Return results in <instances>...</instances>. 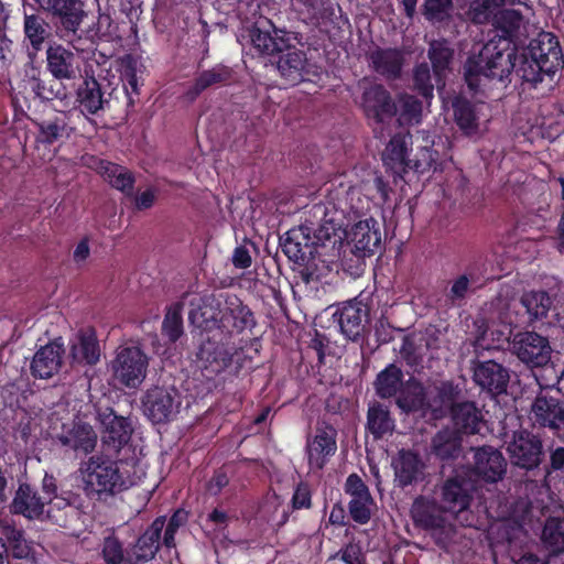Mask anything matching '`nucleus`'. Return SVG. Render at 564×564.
I'll return each mask as SVG.
<instances>
[{
  "instance_id": "nucleus-25",
  "label": "nucleus",
  "mask_w": 564,
  "mask_h": 564,
  "mask_svg": "<svg viewBox=\"0 0 564 564\" xmlns=\"http://www.w3.org/2000/svg\"><path fill=\"white\" fill-rule=\"evenodd\" d=\"M46 505V501L34 486L29 482H20L11 502L10 510L14 514H20L32 520L39 519L44 513Z\"/></svg>"
},
{
  "instance_id": "nucleus-60",
  "label": "nucleus",
  "mask_w": 564,
  "mask_h": 564,
  "mask_svg": "<svg viewBox=\"0 0 564 564\" xmlns=\"http://www.w3.org/2000/svg\"><path fill=\"white\" fill-rule=\"evenodd\" d=\"M312 508V487L307 481H300L291 498V509L302 510Z\"/></svg>"
},
{
  "instance_id": "nucleus-34",
  "label": "nucleus",
  "mask_w": 564,
  "mask_h": 564,
  "mask_svg": "<svg viewBox=\"0 0 564 564\" xmlns=\"http://www.w3.org/2000/svg\"><path fill=\"white\" fill-rule=\"evenodd\" d=\"M366 431L371 434L375 441L391 435L395 429V420L389 406L378 401L368 405Z\"/></svg>"
},
{
  "instance_id": "nucleus-53",
  "label": "nucleus",
  "mask_w": 564,
  "mask_h": 564,
  "mask_svg": "<svg viewBox=\"0 0 564 564\" xmlns=\"http://www.w3.org/2000/svg\"><path fill=\"white\" fill-rule=\"evenodd\" d=\"M400 120L405 123H419L422 117V102L414 96L403 94L398 99Z\"/></svg>"
},
{
  "instance_id": "nucleus-3",
  "label": "nucleus",
  "mask_w": 564,
  "mask_h": 564,
  "mask_svg": "<svg viewBox=\"0 0 564 564\" xmlns=\"http://www.w3.org/2000/svg\"><path fill=\"white\" fill-rule=\"evenodd\" d=\"M252 47L261 55L275 57L272 62L286 82L296 84L308 74V61L305 52L294 46L295 35L285 29L276 28L267 18H260L249 29Z\"/></svg>"
},
{
  "instance_id": "nucleus-62",
  "label": "nucleus",
  "mask_w": 564,
  "mask_h": 564,
  "mask_svg": "<svg viewBox=\"0 0 564 564\" xmlns=\"http://www.w3.org/2000/svg\"><path fill=\"white\" fill-rule=\"evenodd\" d=\"M531 317H546L553 300L545 291H531Z\"/></svg>"
},
{
  "instance_id": "nucleus-57",
  "label": "nucleus",
  "mask_w": 564,
  "mask_h": 564,
  "mask_svg": "<svg viewBox=\"0 0 564 564\" xmlns=\"http://www.w3.org/2000/svg\"><path fill=\"white\" fill-rule=\"evenodd\" d=\"M330 558L340 560L344 564H368L366 553L360 544L352 542L345 544Z\"/></svg>"
},
{
  "instance_id": "nucleus-28",
  "label": "nucleus",
  "mask_w": 564,
  "mask_h": 564,
  "mask_svg": "<svg viewBox=\"0 0 564 564\" xmlns=\"http://www.w3.org/2000/svg\"><path fill=\"white\" fill-rule=\"evenodd\" d=\"M47 70L58 80L77 77L79 67L76 55L63 45L50 46L46 51Z\"/></svg>"
},
{
  "instance_id": "nucleus-26",
  "label": "nucleus",
  "mask_w": 564,
  "mask_h": 564,
  "mask_svg": "<svg viewBox=\"0 0 564 564\" xmlns=\"http://www.w3.org/2000/svg\"><path fill=\"white\" fill-rule=\"evenodd\" d=\"M453 430L460 435H475L480 433L485 425L481 410L473 401H463L452 408L449 412Z\"/></svg>"
},
{
  "instance_id": "nucleus-21",
  "label": "nucleus",
  "mask_w": 564,
  "mask_h": 564,
  "mask_svg": "<svg viewBox=\"0 0 564 564\" xmlns=\"http://www.w3.org/2000/svg\"><path fill=\"white\" fill-rule=\"evenodd\" d=\"M349 240L358 257L373 254L381 245L379 223L371 217L356 223L350 229Z\"/></svg>"
},
{
  "instance_id": "nucleus-39",
  "label": "nucleus",
  "mask_w": 564,
  "mask_h": 564,
  "mask_svg": "<svg viewBox=\"0 0 564 564\" xmlns=\"http://www.w3.org/2000/svg\"><path fill=\"white\" fill-rule=\"evenodd\" d=\"M76 101L83 112L90 115L97 113L107 102L100 84L95 77H86L78 86L76 90Z\"/></svg>"
},
{
  "instance_id": "nucleus-19",
  "label": "nucleus",
  "mask_w": 564,
  "mask_h": 564,
  "mask_svg": "<svg viewBox=\"0 0 564 564\" xmlns=\"http://www.w3.org/2000/svg\"><path fill=\"white\" fill-rule=\"evenodd\" d=\"M102 425V443L109 448L119 452L131 440L133 433L130 417L118 415L112 409H107L99 414Z\"/></svg>"
},
{
  "instance_id": "nucleus-15",
  "label": "nucleus",
  "mask_w": 564,
  "mask_h": 564,
  "mask_svg": "<svg viewBox=\"0 0 564 564\" xmlns=\"http://www.w3.org/2000/svg\"><path fill=\"white\" fill-rule=\"evenodd\" d=\"M165 525V516L156 517L137 539L129 543L132 564H147L155 558L163 546L162 532Z\"/></svg>"
},
{
  "instance_id": "nucleus-14",
  "label": "nucleus",
  "mask_w": 564,
  "mask_h": 564,
  "mask_svg": "<svg viewBox=\"0 0 564 564\" xmlns=\"http://www.w3.org/2000/svg\"><path fill=\"white\" fill-rule=\"evenodd\" d=\"M393 482L402 490L424 481L426 465L419 453L401 448L391 458Z\"/></svg>"
},
{
  "instance_id": "nucleus-32",
  "label": "nucleus",
  "mask_w": 564,
  "mask_h": 564,
  "mask_svg": "<svg viewBox=\"0 0 564 564\" xmlns=\"http://www.w3.org/2000/svg\"><path fill=\"white\" fill-rule=\"evenodd\" d=\"M231 77V69L221 64L204 69L196 76L193 85L184 94V97L188 101H194L206 89L228 84Z\"/></svg>"
},
{
  "instance_id": "nucleus-56",
  "label": "nucleus",
  "mask_w": 564,
  "mask_h": 564,
  "mask_svg": "<svg viewBox=\"0 0 564 564\" xmlns=\"http://www.w3.org/2000/svg\"><path fill=\"white\" fill-rule=\"evenodd\" d=\"M376 506L373 497L366 499H350L348 512L351 520L360 525L367 524L372 517V507Z\"/></svg>"
},
{
  "instance_id": "nucleus-7",
  "label": "nucleus",
  "mask_w": 564,
  "mask_h": 564,
  "mask_svg": "<svg viewBox=\"0 0 564 564\" xmlns=\"http://www.w3.org/2000/svg\"><path fill=\"white\" fill-rule=\"evenodd\" d=\"M475 485L463 469H454L448 476H442L434 494L442 507L457 519L469 510L474 499Z\"/></svg>"
},
{
  "instance_id": "nucleus-61",
  "label": "nucleus",
  "mask_w": 564,
  "mask_h": 564,
  "mask_svg": "<svg viewBox=\"0 0 564 564\" xmlns=\"http://www.w3.org/2000/svg\"><path fill=\"white\" fill-rule=\"evenodd\" d=\"M344 491L346 495L350 496L351 499H366L372 497L366 482L356 473H352L347 477L344 485Z\"/></svg>"
},
{
  "instance_id": "nucleus-40",
  "label": "nucleus",
  "mask_w": 564,
  "mask_h": 564,
  "mask_svg": "<svg viewBox=\"0 0 564 564\" xmlns=\"http://www.w3.org/2000/svg\"><path fill=\"white\" fill-rule=\"evenodd\" d=\"M403 372L395 364H389L373 381L376 394L380 399L395 398L403 384Z\"/></svg>"
},
{
  "instance_id": "nucleus-49",
  "label": "nucleus",
  "mask_w": 564,
  "mask_h": 564,
  "mask_svg": "<svg viewBox=\"0 0 564 564\" xmlns=\"http://www.w3.org/2000/svg\"><path fill=\"white\" fill-rule=\"evenodd\" d=\"M453 51L446 41H433L430 44L429 57L433 65V72L436 84L441 82L442 73L448 67Z\"/></svg>"
},
{
  "instance_id": "nucleus-16",
  "label": "nucleus",
  "mask_w": 564,
  "mask_h": 564,
  "mask_svg": "<svg viewBox=\"0 0 564 564\" xmlns=\"http://www.w3.org/2000/svg\"><path fill=\"white\" fill-rule=\"evenodd\" d=\"M58 443L75 453L78 456L91 454L97 445L98 436L94 427L82 421L74 420L72 423H65L62 432L57 435Z\"/></svg>"
},
{
  "instance_id": "nucleus-55",
  "label": "nucleus",
  "mask_w": 564,
  "mask_h": 564,
  "mask_svg": "<svg viewBox=\"0 0 564 564\" xmlns=\"http://www.w3.org/2000/svg\"><path fill=\"white\" fill-rule=\"evenodd\" d=\"M503 3V0H475L467 12L468 18L477 24L487 22L495 10Z\"/></svg>"
},
{
  "instance_id": "nucleus-31",
  "label": "nucleus",
  "mask_w": 564,
  "mask_h": 564,
  "mask_svg": "<svg viewBox=\"0 0 564 564\" xmlns=\"http://www.w3.org/2000/svg\"><path fill=\"white\" fill-rule=\"evenodd\" d=\"M395 404L404 413H414L427 410L430 402L425 387L414 377L403 382L401 390L395 397Z\"/></svg>"
},
{
  "instance_id": "nucleus-36",
  "label": "nucleus",
  "mask_w": 564,
  "mask_h": 564,
  "mask_svg": "<svg viewBox=\"0 0 564 564\" xmlns=\"http://www.w3.org/2000/svg\"><path fill=\"white\" fill-rule=\"evenodd\" d=\"M74 129L66 112L59 111L39 123V138L42 142L53 144L70 138Z\"/></svg>"
},
{
  "instance_id": "nucleus-51",
  "label": "nucleus",
  "mask_w": 564,
  "mask_h": 564,
  "mask_svg": "<svg viewBox=\"0 0 564 564\" xmlns=\"http://www.w3.org/2000/svg\"><path fill=\"white\" fill-rule=\"evenodd\" d=\"M435 389L436 395L434 398V403L437 405V409H448L451 412L452 408L459 403L458 399L462 395L459 384L454 383L453 381H442Z\"/></svg>"
},
{
  "instance_id": "nucleus-4",
  "label": "nucleus",
  "mask_w": 564,
  "mask_h": 564,
  "mask_svg": "<svg viewBox=\"0 0 564 564\" xmlns=\"http://www.w3.org/2000/svg\"><path fill=\"white\" fill-rule=\"evenodd\" d=\"M83 489L90 500L106 502L128 489L127 480L117 460L105 455H93L80 466Z\"/></svg>"
},
{
  "instance_id": "nucleus-64",
  "label": "nucleus",
  "mask_w": 564,
  "mask_h": 564,
  "mask_svg": "<svg viewBox=\"0 0 564 564\" xmlns=\"http://www.w3.org/2000/svg\"><path fill=\"white\" fill-rule=\"evenodd\" d=\"M347 339L358 341L364 333L362 319H334Z\"/></svg>"
},
{
  "instance_id": "nucleus-50",
  "label": "nucleus",
  "mask_w": 564,
  "mask_h": 564,
  "mask_svg": "<svg viewBox=\"0 0 564 564\" xmlns=\"http://www.w3.org/2000/svg\"><path fill=\"white\" fill-rule=\"evenodd\" d=\"M188 512L182 508L175 510L169 520L165 519V525L162 532V544L165 549L171 550L176 546L175 535L178 529L186 524Z\"/></svg>"
},
{
  "instance_id": "nucleus-45",
  "label": "nucleus",
  "mask_w": 564,
  "mask_h": 564,
  "mask_svg": "<svg viewBox=\"0 0 564 564\" xmlns=\"http://www.w3.org/2000/svg\"><path fill=\"white\" fill-rule=\"evenodd\" d=\"M454 118L459 129L467 135L477 133L478 116L468 100L456 98L453 102Z\"/></svg>"
},
{
  "instance_id": "nucleus-41",
  "label": "nucleus",
  "mask_w": 564,
  "mask_h": 564,
  "mask_svg": "<svg viewBox=\"0 0 564 564\" xmlns=\"http://www.w3.org/2000/svg\"><path fill=\"white\" fill-rule=\"evenodd\" d=\"M100 556L105 564H132V560L129 558V544L124 545L113 529L108 530V533L102 538Z\"/></svg>"
},
{
  "instance_id": "nucleus-23",
  "label": "nucleus",
  "mask_w": 564,
  "mask_h": 564,
  "mask_svg": "<svg viewBox=\"0 0 564 564\" xmlns=\"http://www.w3.org/2000/svg\"><path fill=\"white\" fill-rule=\"evenodd\" d=\"M474 460L475 474L487 482H497L506 474L507 462L502 453L491 446L478 447Z\"/></svg>"
},
{
  "instance_id": "nucleus-54",
  "label": "nucleus",
  "mask_w": 564,
  "mask_h": 564,
  "mask_svg": "<svg viewBox=\"0 0 564 564\" xmlns=\"http://www.w3.org/2000/svg\"><path fill=\"white\" fill-rule=\"evenodd\" d=\"M332 317H367L369 307L362 300L356 297L329 307Z\"/></svg>"
},
{
  "instance_id": "nucleus-18",
  "label": "nucleus",
  "mask_w": 564,
  "mask_h": 564,
  "mask_svg": "<svg viewBox=\"0 0 564 564\" xmlns=\"http://www.w3.org/2000/svg\"><path fill=\"white\" fill-rule=\"evenodd\" d=\"M65 354L62 338H56L40 347L34 354L30 371L34 379H51L57 375L63 365Z\"/></svg>"
},
{
  "instance_id": "nucleus-20",
  "label": "nucleus",
  "mask_w": 564,
  "mask_h": 564,
  "mask_svg": "<svg viewBox=\"0 0 564 564\" xmlns=\"http://www.w3.org/2000/svg\"><path fill=\"white\" fill-rule=\"evenodd\" d=\"M473 379L477 386L490 395H500L507 391L510 379L509 371L494 361H477L473 367Z\"/></svg>"
},
{
  "instance_id": "nucleus-43",
  "label": "nucleus",
  "mask_w": 564,
  "mask_h": 564,
  "mask_svg": "<svg viewBox=\"0 0 564 564\" xmlns=\"http://www.w3.org/2000/svg\"><path fill=\"white\" fill-rule=\"evenodd\" d=\"M31 89L42 100L51 101L54 99L65 100L69 96L67 87L63 80L55 79H40L33 74L30 80Z\"/></svg>"
},
{
  "instance_id": "nucleus-58",
  "label": "nucleus",
  "mask_w": 564,
  "mask_h": 564,
  "mask_svg": "<svg viewBox=\"0 0 564 564\" xmlns=\"http://www.w3.org/2000/svg\"><path fill=\"white\" fill-rule=\"evenodd\" d=\"M452 8V0H425L424 14L431 21L441 22L449 17Z\"/></svg>"
},
{
  "instance_id": "nucleus-10",
  "label": "nucleus",
  "mask_w": 564,
  "mask_h": 564,
  "mask_svg": "<svg viewBox=\"0 0 564 564\" xmlns=\"http://www.w3.org/2000/svg\"><path fill=\"white\" fill-rule=\"evenodd\" d=\"M148 367L149 357L141 348L123 347L111 364L112 378L124 388L137 389L144 381Z\"/></svg>"
},
{
  "instance_id": "nucleus-59",
  "label": "nucleus",
  "mask_w": 564,
  "mask_h": 564,
  "mask_svg": "<svg viewBox=\"0 0 564 564\" xmlns=\"http://www.w3.org/2000/svg\"><path fill=\"white\" fill-rule=\"evenodd\" d=\"M414 85L425 98L433 96L434 83L427 64H421L414 69Z\"/></svg>"
},
{
  "instance_id": "nucleus-42",
  "label": "nucleus",
  "mask_w": 564,
  "mask_h": 564,
  "mask_svg": "<svg viewBox=\"0 0 564 564\" xmlns=\"http://www.w3.org/2000/svg\"><path fill=\"white\" fill-rule=\"evenodd\" d=\"M212 312L209 317H248L250 311L235 294L209 295Z\"/></svg>"
},
{
  "instance_id": "nucleus-6",
  "label": "nucleus",
  "mask_w": 564,
  "mask_h": 564,
  "mask_svg": "<svg viewBox=\"0 0 564 564\" xmlns=\"http://www.w3.org/2000/svg\"><path fill=\"white\" fill-rule=\"evenodd\" d=\"M447 512L438 500L426 496H419L411 507V518L416 528L430 532L435 544L446 550L453 540L455 529L446 519Z\"/></svg>"
},
{
  "instance_id": "nucleus-52",
  "label": "nucleus",
  "mask_w": 564,
  "mask_h": 564,
  "mask_svg": "<svg viewBox=\"0 0 564 564\" xmlns=\"http://www.w3.org/2000/svg\"><path fill=\"white\" fill-rule=\"evenodd\" d=\"M508 453L513 465L529 470V433L522 431L519 437L509 443Z\"/></svg>"
},
{
  "instance_id": "nucleus-11",
  "label": "nucleus",
  "mask_w": 564,
  "mask_h": 564,
  "mask_svg": "<svg viewBox=\"0 0 564 564\" xmlns=\"http://www.w3.org/2000/svg\"><path fill=\"white\" fill-rule=\"evenodd\" d=\"M141 401L144 415L154 424L172 421L181 405L176 389L160 386L148 389Z\"/></svg>"
},
{
  "instance_id": "nucleus-47",
  "label": "nucleus",
  "mask_w": 564,
  "mask_h": 564,
  "mask_svg": "<svg viewBox=\"0 0 564 564\" xmlns=\"http://www.w3.org/2000/svg\"><path fill=\"white\" fill-rule=\"evenodd\" d=\"M23 30L25 37L35 51L42 48L43 43L48 36V24L39 14H24Z\"/></svg>"
},
{
  "instance_id": "nucleus-22",
  "label": "nucleus",
  "mask_w": 564,
  "mask_h": 564,
  "mask_svg": "<svg viewBox=\"0 0 564 564\" xmlns=\"http://www.w3.org/2000/svg\"><path fill=\"white\" fill-rule=\"evenodd\" d=\"M281 248L284 254L296 263H304L315 253L322 256V251L315 250L312 237L311 227L305 225L296 229H291L282 238Z\"/></svg>"
},
{
  "instance_id": "nucleus-30",
  "label": "nucleus",
  "mask_w": 564,
  "mask_h": 564,
  "mask_svg": "<svg viewBox=\"0 0 564 564\" xmlns=\"http://www.w3.org/2000/svg\"><path fill=\"white\" fill-rule=\"evenodd\" d=\"M411 144L410 133H398L392 137L382 153V161L394 176L402 177L409 167L408 150Z\"/></svg>"
},
{
  "instance_id": "nucleus-5",
  "label": "nucleus",
  "mask_w": 564,
  "mask_h": 564,
  "mask_svg": "<svg viewBox=\"0 0 564 564\" xmlns=\"http://www.w3.org/2000/svg\"><path fill=\"white\" fill-rule=\"evenodd\" d=\"M564 67V56L557 36L540 31L531 39V88L543 85V94L554 89L556 73Z\"/></svg>"
},
{
  "instance_id": "nucleus-24",
  "label": "nucleus",
  "mask_w": 564,
  "mask_h": 564,
  "mask_svg": "<svg viewBox=\"0 0 564 564\" xmlns=\"http://www.w3.org/2000/svg\"><path fill=\"white\" fill-rule=\"evenodd\" d=\"M362 108L366 116L377 123H382L386 117L392 118L397 106L388 90L381 85H371L362 94Z\"/></svg>"
},
{
  "instance_id": "nucleus-27",
  "label": "nucleus",
  "mask_w": 564,
  "mask_h": 564,
  "mask_svg": "<svg viewBox=\"0 0 564 564\" xmlns=\"http://www.w3.org/2000/svg\"><path fill=\"white\" fill-rule=\"evenodd\" d=\"M431 453L443 466L458 459L463 454L462 435L448 426L441 429L432 437Z\"/></svg>"
},
{
  "instance_id": "nucleus-17",
  "label": "nucleus",
  "mask_w": 564,
  "mask_h": 564,
  "mask_svg": "<svg viewBox=\"0 0 564 564\" xmlns=\"http://www.w3.org/2000/svg\"><path fill=\"white\" fill-rule=\"evenodd\" d=\"M541 542L546 560L531 553V564H564V518L549 517L543 525Z\"/></svg>"
},
{
  "instance_id": "nucleus-37",
  "label": "nucleus",
  "mask_w": 564,
  "mask_h": 564,
  "mask_svg": "<svg viewBox=\"0 0 564 564\" xmlns=\"http://www.w3.org/2000/svg\"><path fill=\"white\" fill-rule=\"evenodd\" d=\"M536 124L543 138L551 141L564 133V110L557 104H545L540 108Z\"/></svg>"
},
{
  "instance_id": "nucleus-9",
  "label": "nucleus",
  "mask_w": 564,
  "mask_h": 564,
  "mask_svg": "<svg viewBox=\"0 0 564 564\" xmlns=\"http://www.w3.org/2000/svg\"><path fill=\"white\" fill-rule=\"evenodd\" d=\"M552 352L549 339L531 330V377L539 386V392L560 394L556 388L560 378L551 361Z\"/></svg>"
},
{
  "instance_id": "nucleus-48",
  "label": "nucleus",
  "mask_w": 564,
  "mask_h": 564,
  "mask_svg": "<svg viewBox=\"0 0 564 564\" xmlns=\"http://www.w3.org/2000/svg\"><path fill=\"white\" fill-rule=\"evenodd\" d=\"M519 304L525 307L527 313L529 312V305L525 299H521L520 301L510 299L509 291H502L488 304L486 313L497 315L498 317H507L512 314L519 315L520 312L516 310Z\"/></svg>"
},
{
  "instance_id": "nucleus-33",
  "label": "nucleus",
  "mask_w": 564,
  "mask_h": 564,
  "mask_svg": "<svg viewBox=\"0 0 564 564\" xmlns=\"http://www.w3.org/2000/svg\"><path fill=\"white\" fill-rule=\"evenodd\" d=\"M212 304L209 295H200L197 293H186L178 301L166 307L164 317H209Z\"/></svg>"
},
{
  "instance_id": "nucleus-29",
  "label": "nucleus",
  "mask_w": 564,
  "mask_h": 564,
  "mask_svg": "<svg viewBox=\"0 0 564 564\" xmlns=\"http://www.w3.org/2000/svg\"><path fill=\"white\" fill-rule=\"evenodd\" d=\"M481 288L479 276L473 265H468L464 273L449 282L446 292V302L451 306L460 307L467 300Z\"/></svg>"
},
{
  "instance_id": "nucleus-1",
  "label": "nucleus",
  "mask_w": 564,
  "mask_h": 564,
  "mask_svg": "<svg viewBox=\"0 0 564 564\" xmlns=\"http://www.w3.org/2000/svg\"><path fill=\"white\" fill-rule=\"evenodd\" d=\"M189 321L198 329L200 344L196 362L206 378L221 373L231 365L234 356L251 339L247 327L254 325V319Z\"/></svg>"
},
{
  "instance_id": "nucleus-63",
  "label": "nucleus",
  "mask_w": 564,
  "mask_h": 564,
  "mask_svg": "<svg viewBox=\"0 0 564 564\" xmlns=\"http://www.w3.org/2000/svg\"><path fill=\"white\" fill-rule=\"evenodd\" d=\"M306 8V13L315 20L328 19L333 14L329 0H297Z\"/></svg>"
},
{
  "instance_id": "nucleus-8",
  "label": "nucleus",
  "mask_w": 564,
  "mask_h": 564,
  "mask_svg": "<svg viewBox=\"0 0 564 564\" xmlns=\"http://www.w3.org/2000/svg\"><path fill=\"white\" fill-rule=\"evenodd\" d=\"M39 8L51 14L57 21L56 35L70 44L79 40L78 31L88 17L83 0H39Z\"/></svg>"
},
{
  "instance_id": "nucleus-46",
  "label": "nucleus",
  "mask_w": 564,
  "mask_h": 564,
  "mask_svg": "<svg viewBox=\"0 0 564 564\" xmlns=\"http://www.w3.org/2000/svg\"><path fill=\"white\" fill-rule=\"evenodd\" d=\"M101 170L104 176L112 187L121 191L126 195H132L134 177L129 170L110 162L101 163Z\"/></svg>"
},
{
  "instance_id": "nucleus-38",
  "label": "nucleus",
  "mask_w": 564,
  "mask_h": 564,
  "mask_svg": "<svg viewBox=\"0 0 564 564\" xmlns=\"http://www.w3.org/2000/svg\"><path fill=\"white\" fill-rule=\"evenodd\" d=\"M372 68L387 78L400 75L403 65V54L397 48H377L369 54Z\"/></svg>"
},
{
  "instance_id": "nucleus-2",
  "label": "nucleus",
  "mask_w": 564,
  "mask_h": 564,
  "mask_svg": "<svg viewBox=\"0 0 564 564\" xmlns=\"http://www.w3.org/2000/svg\"><path fill=\"white\" fill-rule=\"evenodd\" d=\"M523 17L514 9H501L494 14V25L502 32L498 39L488 41L477 56L465 64V80L470 90L480 86V77L503 80L516 66L510 50V39L521 26Z\"/></svg>"
},
{
  "instance_id": "nucleus-44",
  "label": "nucleus",
  "mask_w": 564,
  "mask_h": 564,
  "mask_svg": "<svg viewBox=\"0 0 564 564\" xmlns=\"http://www.w3.org/2000/svg\"><path fill=\"white\" fill-rule=\"evenodd\" d=\"M340 226L335 223L334 219H326L317 228L311 227V234H313L312 242L315 250L327 248L335 249L341 245V236L339 235Z\"/></svg>"
},
{
  "instance_id": "nucleus-13",
  "label": "nucleus",
  "mask_w": 564,
  "mask_h": 564,
  "mask_svg": "<svg viewBox=\"0 0 564 564\" xmlns=\"http://www.w3.org/2000/svg\"><path fill=\"white\" fill-rule=\"evenodd\" d=\"M311 469L322 470L337 452V430L325 422L317 424L305 446Z\"/></svg>"
},
{
  "instance_id": "nucleus-35",
  "label": "nucleus",
  "mask_w": 564,
  "mask_h": 564,
  "mask_svg": "<svg viewBox=\"0 0 564 564\" xmlns=\"http://www.w3.org/2000/svg\"><path fill=\"white\" fill-rule=\"evenodd\" d=\"M74 364L94 366L99 361L100 347L93 328L80 330L77 343L69 350Z\"/></svg>"
},
{
  "instance_id": "nucleus-12",
  "label": "nucleus",
  "mask_w": 564,
  "mask_h": 564,
  "mask_svg": "<svg viewBox=\"0 0 564 564\" xmlns=\"http://www.w3.org/2000/svg\"><path fill=\"white\" fill-rule=\"evenodd\" d=\"M531 413L534 415L532 426L547 429L554 436L564 437V402L560 394L538 392L531 403Z\"/></svg>"
}]
</instances>
